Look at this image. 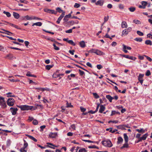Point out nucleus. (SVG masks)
<instances>
[{
	"instance_id": "f257e3e1",
	"label": "nucleus",
	"mask_w": 152,
	"mask_h": 152,
	"mask_svg": "<svg viewBox=\"0 0 152 152\" xmlns=\"http://www.w3.org/2000/svg\"><path fill=\"white\" fill-rule=\"evenodd\" d=\"M102 143L104 146L106 147H111L113 145V144L110 140H103L102 141Z\"/></svg>"
},
{
	"instance_id": "f03ea898",
	"label": "nucleus",
	"mask_w": 152,
	"mask_h": 152,
	"mask_svg": "<svg viewBox=\"0 0 152 152\" xmlns=\"http://www.w3.org/2000/svg\"><path fill=\"white\" fill-rule=\"evenodd\" d=\"M18 107L21 109L22 110H28L29 109H31L33 107L32 106H29L27 105L17 106Z\"/></svg>"
},
{
	"instance_id": "7ed1b4c3",
	"label": "nucleus",
	"mask_w": 152,
	"mask_h": 152,
	"mask_svg": "<svg viewBox=\"0 0 152 152\" xmlns=\"http://www.w3.org/2000/svg\"><path fill=\"white\" fill-rule=\"evenodd\" d=\"M0 105L3 108H5L7 107L4 98L3 97L0 96Z\"/></svg>"
},
{
	"instance_id": "20e7f679",
	"label": "nucleus",
	"mask_w": 152,
	"mask_h": 152,
	"mask_svg": "<svg viewBox=\"0 0 152 152\" xmlns=\"http://www.w3.org/2000/svg\"><path fill=\"white\" fill-rule=\"evenodd\" d=\"M15 100L12 98H9L7 101V104L10 106H13L14 104Z\"/></svg>"
},
{
	"instance_id": "39448f33",
	"label": "nucleus",
	"mask_w": 152,
	"mask_h": 152,
	"mask_svg": "<svg viewBox=\"0 0 152 152\" xmlns=\"http://www.w3.org/2000/svg\"><path fill=\"white\" fill-rule=\"evenodd\" d=\"M142 5H139L138 7L140 8L145 9L146 8V6L148 4V3L146 1H142L141 2Z\"/></svg>"
},
{
	"instance_id": "423d86ee",
	"label": "nucleus",
	"mask_w": 152,
	"mask_h": 152,
	"mask_svg": "<svg viewBox=\"0 0 152 152\" xmlns=\"http://www.w3.org/2000/svg\"><path fill=\"white\" fill-rule=\"evenodd\" d=\"M120 55L122 57L133 60H135L137 59L135 57H133L132 56H130L128 55L124 54H121Z\"/></svg>"
},
{
	"instance_id": "0eeeda50",
	"label": "nucleus",
	"mask_w": 152,
	"mask_h": 152,
	"mask_svg": "<svg viewBox=\"0 0 152 152\" xmlns=\"http://www.w3.org/2000/svg\"><path fill=\"white\" fill-rule=\"evenodd\" d=\"M132 30V28L131 27H129L127 29H126L123 30L122 31V36L123 35H127L128 33L130 32Z\"/></svg>"
},
{
	"instance_id": "6e6552de",
	"label": "nucleus",
	"mask_w": 152,
	"mask_h": 152,
	"mask_svg": "<svg viewBox=\"0 0 152 152\" xmlns=\"http://www.w3.org/2000/svg\"><path fill=\"white\" fill-rule=\"evenodd\" d=\"M144 75V74H140L138 76V79L141 85L142 84L143 80V77Z\"/></svg>"
},
{
	"instance_id": "1a4fd4ad",
	"label": "nucleus",
	"mask_w": 152,
	"mask_h": 152,
	"mask_svg": "<svg viewBox=\"0 0 152 152\" xmlns=\"http://www.w3.org/2000/svg\"><path fill=\"white\" fill-rule=\"evenodd\" d=\"M10 112L12 113V115H15L17 113L18 110V109L17 108H14L12 107L10 108Z\"/></svg>"
},
{
	"instance_id": "9d476101",
	"label": "nucleus",
	"mask_w": 152,
	"mask_h": 152,
	"mask_svg": "<svg viewBox=\"0 0 152 152\" xmlns=\"http://www.w3.org/2000/svg\"><path fill=\"white\" fill-rule=\"evenodd\" d=\"M49 137L51 138H55L58 136V133L57 132H50L49 134Z\"/></svg>"
},
{
	"instance_id": "9b49d317",
	"label": "nucleus",
	"mask_w": 152,
	"mask_h": 152,
	"mask_svg": "<svg viewBox=\"0 0 152 152\" xmlns=\"http://www.w3.org/2000/svg\"><path fill=\"white\" fill-rule=\"evenodd\" d=\"M1 29L3 31H5V32H3V31H0V33H1L7 34L8 35H11V34H9L8 33H10L11 34H13L12 33L9 31L5 30L4 29L1 28Z\"/></svg>"
},
{
	"instance_id": "f8f14e48",
	"label": "nucleus",
	"mask_w": 152,
	"mask_h": 152,
	"mask_svg": "<svg viewBox=\"0 0 152 152\" xmlns=\"http://www.w3.org/2000/svg\"><path fill=\"white\" fill-rule=\"evenodd\" d=\"M104 1L103 0H99L95 3L96 5L102 6L103 4Z\"/></svg>"
},
{
	"instance_id": "ddd939ff",
	"label": "nucleus",
	"mask_w": 152,
	"mask_h": 152,
	"mask_svg": "<svg viewBox=\"0 0 152 152\" xmlns=\"http://www.w3.org/2000/svg\"><path fill=\"white\" fill-rule=\"evenodd\" d=\"M105 107L103 105H101L100 108L99 110V112L101 113H102L104 110Z\"/></svg>"
},
{
	"instance_id": "4468645a",
	"label": "nucleus",
	"mask_w": 152,
	"mask_h": 152,
	"mask_svg": "<svg viewBox=\"0 0 152 152\" xmlns=\"http://www.w3.org/2000/svg\"><path fill=\"white\" fill-rule=\"evenodd\" d=\"M95 54L97 55L100 56L103 55L105 54L104 53L98 49H96Z\"/></svg>"
},
{
	"instance_id": "2eb2a0df",
	"label": "nucleus",
	"mask_w": 152,
	"mask_h": 152,
	"mask_svg": "<svg viewBox=\"0 0 152 152\" xmlns=\"http://www.w3.org/2000/svg\"><path fill=\"white\" fill-rule=\"evenodd\" d=\"M148 133H146L144 135H143V136L142 137H141L140 138L141 140L142 141V140H146V138H147V137L148 136Z\"/></svg>"
},
{
	"instance_id": "dca6fc26",
	"label": "nucleus",
	"mask_w": 152,
	"mask_h": 152,
	"mask_svg": "<svg viewBox=\"0 0 152 152\" xmlns=\"http://www.w3.org/2000/svg\"><path fill=\"white\" fill-rule=\"evenodd\" d=\"M106 98L109 100L110 102H112V100L114 99L113 97H112L110 95H107L106 96Z\"/></svg>"
},
{
	"instance_id": "f3484780",
	"label": "nucleus",
	"mask_w": 152,
	"mask_h": 152,
	"mask_svg": "<svg viewBox=\"0 0 152 152\" xmlns=\"http://www.w3.org/2000/svg\"><path fill=\"white\" fill-rule=\"evenodd\" d=\"M128 142H125V143L124 144L123 146L121 147V149H122L124 148H128L129 146Z\"/></svg>"
},
{
	"instance_id": "a211bd4d",
	"label": "nucleus",
	"mask_w": 152,
	"mask_h": 152,
	"mask_svg": "<svg viewBox=\"0 0 152 152\" xmlns=\"http://www.w3.org/2000/svg\"><path fill=\"white\" fill-rule=\"evenodd\" d=\"M127 27V25L125 21H123L121 23V27L122 28H126Z\"/></svg>"
},
{
	"instance_id": "6ab92c4d",
	"label": "nucleus",
	"mask_w": 152,
	"mask_h": 152,
	"mask_svg": "<svg viewBox=\"0 0 152 152\" xmlns=\"http://www.w3.org/2000/svg\"><path fill=\"white\" fill-rule=\"evenodd\" d=\"M13 15L14 18L16 19H18L20 17V15L17 13L14 12H13Z\"/></svg>"
},
{
	"instance_id": "aec40b11",
	"label": "nucleus",
	"mask_w": 152,
	"mask_h": 152,
	"mask_svg": "<svg viewBox=\"0 0 152 152\" xmlns=\"http://www.w3.org/2000/svg\"><path fill=\"white\" fill-rule=\"evenodd\" d=\"M124 139L125 142H128V137L126 133H124Z\"/></svg>"
},
{
	"instance_id": "412c9836",
	"label": "nucleus",
	"mask_w": 152,
	"mask_h": 152,
	"mask_svg": "<svg viewBox=\"0 0 152 152\" xmlns=\"http://www.w3.org/2000/svg\"><path fill=\"white\" fill-rule=\"evenodd\" d=\"M42 23L41 22H38L35 23H34L33 24L32 26H33L34 25L40 26L42 25Z\"/></svg>"
},
{
	"instance_id": "4be33fe9",
	"label": "nucleus",
	"mask_w": 152,
	"mask_h": 152,
	"mask_svg": "<svg viewBox=\"0 0 152 152\" xmlns=\"http://www.w3.org/2000/svg\"><path fill=\"white\" fill-rule=\"evenodd\" d=\"M123 140L122 138L121 137H119L118 138L117 143L118 144L123 142Z\"/></svg>"
},
{
	"instance_id": "5701e85b",
	"label": "nucleus",
	"mask_w": 152,
	"mask_h": 152,
	"mask_svg": "<svg viewBox=\"0 0 152 152\" xmlns=\"http://www.w3.org/2000/svg\"><path fill=\"white\" fill-rule=\"evenodd\" d=\"M80 46L83 48H84L86 46L85 42L83 41H82L80 42Z\"/></svg>"
},
{
	"instance_id": "b1692460",
	"label": "nucleus",
	"mask_w": 152,
	"mask_h": 152,
	"mask_svg": "<svg viewBox=\"0 0 152 152\" xmlns=\"http://www.w3.org/2000/svg\"><path fill=\"white\" fill-rule=\"evenodd\" d=\"M116 114H120V113L119 112H116V111L114 110L112 111L111 114L110 115V116H112Z\"/></svg>"
},
{
	"instance_id": "393cba45",
	"label": "nucleus",
	"mask_w": 152,
	"mask_h": 152,
	"mask_svg": "<svg viewBox=\"0 0 152 152\" xmlns=\"http://www.w3.org/2000/svg\"><path fill=\"white\" fill-rule=\"evenodd\" d=\"M136 131L138 132L139 133H143L145 132V130L143 129H136Z\"/></svg>"
},
{
	"instance_id": "a878e982",
	"label": "nucleus",
	"mask_w": 152,
	"mask_h": 152,
	"mask_svg": "<svg viewBox=\"0 0 152 152\" xmlns=\"http://www.w3.org/2000/svg\"><path fill=\"white\" fill-rule=\"evenodd\" d=\"M145 43L147 45H152V42L150 40H146Z\"/></svg>"
},
{
	"instance_id": "bb28decb",
	"label": "nucleus",
	"mask_w": 152,
	"mask_h": 152,
	"mask_svg": "<svg viewBox=\"0 0 152 152\" xmlns=\"http://www.w3.org/2000/svg\"><path fill=\"white\" fill-rule=\"evenodd\" d=\"M5 58H8L9 59H11L13 58V56L12 54H9L6 56Z\"/></svg>"
},
{
	"instance_id": "cd10ccee",
	"label": "nucleus",
	"mask_w": 152,
	"mask_h": 152,
	"mask_svg": "<svg viewBox=\"0 0 152 152\" xmlns=\"http://www.w3.org/2000/svg\"><path fill=\"white\" fill-rule=\"evenodd\" d=\"M65 12H64L62 13L61 15L58 18L59 20H61L62 19V18L64 17L65 15Z\"/></svg>"
},
{
	"instance_id": "c85d7f7f",
	"label": "nucleus",
	"mask_w": 152,
	"mask_h": 152,
	"mask_svg": "<svg viewBox=\"0 0 152 152\" xmlns=\"http://www.w3.org/2000/svg\"><path fill=\"white\" fill-rule=\"evenodd\" d=\"M26 75L27 76H28V77H36V76L35 75L31 74L30 73V72H27V73L26 74Z\"/></svg>"
},
{
	"instance_id": "c756f323",
	"label": "nucleus",
	"mask_w": 152,
	"mask_h": 152,
	"mask_svg": "<svg viewBox=\"0 0 152 152\" xmlns=\"http://www.w3.org/2000/svg\"><path fill=\"white\" fill-rule=\"evenodd\" d=\"M3 13L6 15L8 17H10L11 16V14L9 12H6L4 11Z\"/></svg>"
},
{
	"instance_id": "7c9ffc66",
	"label": "nucleus",
	"mask_w": 152,
	"mask_h": 152,
	"mask_svg": "<svg viewBox=\"0 0 152 152\" xmlns=\"http://www.w3.org/2000/svg\"><path fill=\"white\" fill-rule=\"evenodd\" d=\"M56 11L57 12H58L59 13H61L62 12H63L64 11L62 10L61 8L60 7H57L56 9Z\"/></svg>"
},
{
	"instance_id": "2f4dec72",
	"label": "nucleus",
	"mask_w": 152,
	"mask_h": 152,
	"mask_svg": "<svg viewBox=\"0 0 152 152\" xmlns=\"http://www.w3.org/2000/svg\"><path fill=\"white\" fill-rule=\"evenodd\" d=\"M80 149L79 150L78 152H87V151L85 148H80Z\"/></svg>"
},
{
	"instance_id": "473e14b6",
	"label": "nucleus",
	"mask_w": 152,
	"mask_h": 152,
	"mask_svg": "<svg viewBox=\"0 0 152 152\" xmlns=\"http://www.w3.org/2000/svg\"><path fill=\"white\" fill-rule=\"evenodd\" d=\"M28 136L32 140L36 142L37 141V140L33 136L29 135H28Z\"/></svg>"
},
{
	"instance_id": "72a5a7b5",
	"label": "nucleus",
	"mask_w": 152,
	"mask_h": 152,
	"mask_svg": "<svg viewBox=\"0 0 152 152\" xmlns=\"http://www.w3.org/2000/svg\"><path fill=\"white\" fill-rule=\"evenodd\" d=\"M123 49H128V50H131V47L129 46H126V45H123Z\"/></svg>"
},
{
	"instance_id": "f704fd0d",
	"label": "nucleus",
	"mask_w": 152,
	"mask_h": 152,
	"mask_svg": "<svg viewBox=\"0 0 152 152\" xmlns=\"http://www.w3.org/2000/svg\"><path fill=\"white\" fill-rule=\"evenodd\" d=\"M25 17H26L27 20H33V17L32 16L30 17L28 15H27L26 16H25Z\"/></svg>"
},
{
	"instance_id": "c9c22d12",
	"label": "nucleus",
	"mask_w": 152,
	"mask_h": 152,
	"mask_svg": "<svg viewBox=\"0 0 152 152\" xmlns=\"http://www.w3.org/2000/svg\"><path fill=\"white\" fill-rule=\"evenodd\" d=\"M53 66V65H47L45 66V68L46 69L49 70L51 68H52Z\"/></svg>"
},
{
	"instance_id": "e433bc0d",
	"label": "nucleus",
	"mask_w": 152,
	"mask_h": 152,
	"mask_svg": "<svg viewBox=\"0 0 152 152\" xmlns=\"http://www.w3.org/2000/svg\"><path fill=\"white\" fill-rule=\"evenodd\" d=\"M50 12H49V13H51L52 14H54L55 15H56L57 14V12L55 11V10H50Z\"/></svg>"
},
{
	"instance_id": "4c0bfd02",
	"label": "nucleus",
	"mask_w": 152,
	"mask_h": 152,
	"mask_svg": "<svg viewBox=\"0 0 152 152\" xmlns=\"http://www.w3.org/2000/svg\"><path fill=\"white\" fill-rule=\"evenodd\" d=\"M68 42L73 46H75V44L72 40H69L68 41Z\"/></svg>"
},
{
	"instance_id": "58836bf2",
	"label": "nucleus",
	"mask_w": 152,
	"mask_h": 152,
	"mask_svg": "<svg viewBox=\"0 0 152 152\" xmlns=\"http://www.w3.org/2000/svg\"><path fill=\"white\" fill-rule=\"evenodd\" d=\"M134 40L137 42H141L142 39L141 38H136L134 39Z\"/></svg>"
},
{
	"instance_id": "ea45409f",
	"label": "nucleus",
	"mask_w": 152,
	"mask_h": 152,
	"mask_svg": "<svg viewBox=\"0 0 152 152\" xmlns=\"http://www.w3.org/2000/svg\"><path fill=\"white\" fill-rule=\"evenodd\" d=\"M88 148H97L98 149L99 148L95 145H93L92 146H88Z\"/></svg>"
},
{
	"instance_id": "a19ab883",
	"label": "nucleus",
	"mask_w": 152,
	"mask_h": 152,
	"mask_svg": "<svg viewBox=\"0 0 152 152\" xmlns=\"http://www.w3.org/2000/svg\"><path fill=\"white\" fill-rule=\"evenodd\" d=\"M129 11L131 12H134L135 10V8L134 7H131L129 8Z\"/></svg>"
},
{
	"instance_id": "79ce46f5",
	"label": "nucleus",
	"mask_w": 152,
	"mask_h": 152,
	"mask_svg": "<svg viewBox=\"0 0 152 152\" xmlns=\"http://www.w3.org/2000/svg\"><path fill=\"white\" fill-rule=\"evenodd\" d=\"M94 97L96 99H97L99 98V96L96 93H94L93 94Z\"/></svg>"
},
{
	"instance_id": "37998d69",
	"label": "nucleus",
	"mask_w": 152,
	"mask_h": 152,
	"mask_svg": "<svg viewBox=\"0 0 152 152\" xmlns=\"http://www.w3.org/2000/svg\"><path fill=\"white\" fill-rule=\"evenodd\" d=\"M151 73L149 70H147L146 71V72L145 73V75L147 76H148L151 75Z\"/></svg>"
},
{
	"instance_id": "c03bdc74",
	"label": "nucleus",
	"mask_w": 152,
	"mask_h": 152,
	"mask_svg": "<svg viewBox=\"0 0 152 152\" xmlns=\"http://www.w3.org/2000/svg\"><path fill=\"white\" fill-rule=\"evenodd\" d=\"M144 56L149 61L151 62L152 61V59L150 57L145 55H144Z\"/></svg>"
},
{
	"instance_id": "a18cd8bd",
	"label": "nucleus",
	"mask_w": 152,
	"mask_h": 152,
	"mask_svg": "<svg viewBox=\"0 0 152 152\" xmlns=\"http://www.w3.org/2000/svg\"><path fill=\"white\" fill-rule=\"evenodd\" d=\"M137 33L138 35L140 36H143L144 35V34L142 32H141L139 31H137Z\"/></svg>"
},
{
	"instance_id": "49530a36",
	"label": "nucleus",
	"mask_w": 152,
	"mask_h": 152,
	"mask_svg": "<svg viewBox=\"0 0 152 152\" xmlns=\"http://www.w3.org/2000/svg\"><path fill=\"white\" fill-rule=\"evenodd\" d=\"M118 122V121H111V120L109 121L108 122L109 124H110L111 123H115V124H117Z\"/></svg>"
},
{
	"instance_id": "de8ad7c7",
	"label": "nucleus",
	"mask_w": 152,
	"mask_h": 152,
	"mask_svg": "<svg viewBox=\"0 0 152 152\" xmlns=\"http://www.w3.org/2000/svg\"><path fill=\"white\" fill-rule=\"evenodd\" d=\"M80 5L79 4L75 3L74 5V7L75 8H78L80 7Z\"/></svg>"
},
{
	"instance_id": "09e8293b",
	"label": "nucleus",
	"mask_w": 152,
	"mask_h": 152,
	"mask_svg": "<svg viewBox=\"0 0 152 152\" xmlns=\"http://www.w3.org/2000/svg\"><path fill=\"white\" fill-rule=\"evenodd\" d=\"M53 45L54 47V49L55 50H59V48L58 47H57L55 44H53Z\"/></svg>"
},
{
	"instance_id": "8fccbe9b",
	"label": "nucleus",
	"mask_w": 152,
	"mask_h": 152,
	"mask_svg": "<svg viewBox=\"0 0 152 152\" xmlns=\"http://www.w3.org/2000/svg\"><path fill=\"white\" fill-rule=\"evenodd\" d=\"M79 72L80 76H82L84 74V72L80 69L79 70Z\"/></svg>"
},
{
	"instance_id": "3c124183",
	"label": "nucleus",
	"mask_w": 152,
	"mask_h": 152,
	"mask_svg": "<svg viewBox=\"0 0 152 152\" xmlns=\"http://www.w3.org/2000/svg\"><path fill=\"white\" fill-rule=\"evenodd\" d=\"M26 148H22L20 149V151L21 152H26L27 150H26Z\"/></svg>"
},
{
	"instance_id": "603ef678",
	"label": "nucleus",
	"mask_w": 152,
	"mask_h": 152,
	"mask_svg": "<svg viewBox=\"0 0 152 152\" xmlns=\"http://www.w3.org/2000/svg\"><path fill=\"white\" fill-rule=\"evenodd\" d=\"M24 148H26L28 146V144L27 142L25 140H24Z\"/></svg>"
},
{
	"instance_id": "864d4df0",
	"label": "nucleus",
	"mask_w": 152,
	"mask_h": 152,
	"mask_svg": "<svg viewBox=\"0 0 152 152\" xmlns=\"http://www.w3.org/2000/svg\"><path fill=\"white\" fill-rule=\"evenodd\" d=\"M96 49H92L90 50L89 51L91 53H96Z\"/></svg>"
},
{
	"instance_id": "5fc2aeb1",
	"label": "nucleus",
	"mask_w": 152,
	"mask_h": 152,
	"mask_svg": "<svg viewBox=\"0 0 152 152\" xmlns=\"http://www.w3.org/2000/svg\"><path fill=\"white\" fill-rule=\"evenodd\" d=\"M112 129L113 128H110V132L112 133H114L118 131V130L116 129H114L113 131Z\"/></svg>"
},
{
	"instance_id": "6e6d98bb",
	"label": "nucleus",
	"mask_w": 152,
	"mask_h": 152,
	"mask_svg": "<svg viewBox=\"0 0 152 152\" xmlns=\"http://www.w3.org/2000/svg\"><path fill=\"white\" fill-rule=\"evenodd\" d=\"M109 18V16H105L104 17V23H105L106 22L108 19Z\"/></svg>"
},
{
	"instance_id": "4d7b16f0",
	"label": "nucleus",
	"mask_w": 152,
	"mask_h": 152,
	"mask_svg": "<svg viewBox=\"0 0 152 152\" xmlns=\"http://www.w3.org/2000/svg\"><path fill=\"white\" fill-rule=\"evenodd\" d=\"M102 66L101 64L97 65V68L99 69H100L102 68Z\"/></svg>"
},
{
	"instance_id": "13d9d810",
	"label": "nucleus",
	"mask_w": 152,
	"mask_h": 152,
	"mask_svg": "<svg viewBox=\"0 0 152 152\" xmlns=\"http://www.w3.org/2000/svg\"><path fill=\"white\" fill-rule=\"evenodd\" d=\"M80 109L82 112H84L86 110L85 108H83V107H80Z\"/></svg>"
},
{
	"instance_id": "bf43d9fd",
	"label": "nucleus",
	"mask_w": 152,
	"mask_h": 152,
	"mask_svg": "<svg viewBox=\"0 0 152 152\" xmlns=\"http://www.w3.org/2000/svg\"><path fill=\"white\" fill-rule=\"evenodd\" d=\"M65 32L67 33H71L72 32V29H70L68 30H66Z\"/></svg>"
},
{
	"instance_id": "052dcab7",
	"label": "nucleus",
	"mask_w": 152,
	"mask_h": 152,
	"mask_svg": "<svg viewBox=\"0 0 152 152\" xmlns=\"http://www.w3.org/2000/svg\"><path fill=\"white\" fill-rule=\"evenodd\" d=\"M60 75H56V74H53V78H56L59 77V76H60Z\"/></svg>"
},
{
	"instance_id": "680f3d73",
	"label": "nucleus",
	"mask_w": 152,
	"mask_h": 152,
	"mask_svg": "<svg viewBox=\"0 0 152 152\" xmlns=\"http://www.w3.org/2000/svg\"><path fill=\"white\" fill-rule=\"evenodd\" d=\"M33 124L34 125H37L38 124V121L36 120H34L33 122Z\"/></svg>"
},
{
	"instance_id": "e2e57ef3",
	"label": "nucleus",
	"mask_w": 152,
	"mask_h": 152,
	"mask_svg": "<svg viewBox=\"0 0 152 152\" xmlns=\"http://www.w3.org/2000/svg\"><path fill=\"white\" fill-rule=\"evenodd\" d=\"M63 20L64 21V23H65L66 22H67L68 20V18H67L66 17L64 16V18L63 19Z\"/></svg>"
},
{
	"instance_id": "0e129e2a",
	"label": "nucleus",
	"mask_w": 152,
	"mask_h": 152,
	"mask_svg": "<svg viewBox=\"0 0 152 152\" xmlns=\"http://www.w3.org/2000/svg\"><path fill=\"white\" fill-rule=\"evenodd\" d=\"M86 64L88 66L91 68H92V65L89 62H87L86 63Z\"/></svg>"
},
{
	"instance_id": "69168bd1",
	"label": "nucleus",
	"mask_w": 152,
	"mask_h": 152,
	"mask_svg": "<svg viewBox=\"0 0 152 152\" xmlns=\"http://www.w3.org/2000/svg\"><path fill=\"white\" fill-rule=\"evenodd\" d=\"M140 21L137 20H133V22L136 24H139Z\"/></svg>"
},
{
	"instance_id": "338daca9",
	"label": "nucleus",
	"mask_w": 152,
	"mask_h": 152,
	"mask_svg": "<svg viewBox=\"0 0 152 152\" xmlns=\"http://www.w3.org/2000/svg\"><path fill=\"white\" fill-rule=\"evenodd\" d=\"M75 50H70L69 51V52L72 55H73L74 54V52H75Z\"/></svg>"
},
{
	"instance_id": "774afa93",
	"label": "nucleus",
	"mask_w": 152,
	"mask_h": 152,
	"mask_svg": "<svg viewBox=\"0 0 152 152\" xmlns=\"http://www.w3.org/2000/svg\"><path fill=\"white\" fill-rule=\"evenodd\" d=\"M118 6L119 8L120 9H123L124 8V6L121 4H119Z\"/></svg>"
}]
</instances>
